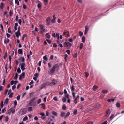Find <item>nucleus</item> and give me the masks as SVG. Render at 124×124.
Listing matches in <instances>:
<instances>
[{
  "label": "nucleus",
  "mask_w": 124,
  "mask_h": 124,
  "mask_svg": "<svg viewBox=\"0 0 124 124\" xmlns=\"http://www.w3.org/2000/svg\"><path fill=\"white\" fill-rule=\"evenodd\" d=\"M46 37L48 39L50 38V35L48 33L46 34L45 35Z\"/></svg>",
  "instance_id": "obj_35"
},
{
  "label": "nucleus",
  "mask_w": 124,
  "mask_h": 124,
  "mask_svg": "<svg viewBox=\"0 0 124 124\" xmlns=\"http://www.w3.org/2000/svg\"><path fill=\"white\" fill-rule=\"evenodd\" d=\"M37 7L39 8H40L41 7V5L40 4H38Z\"/></svg>",
  "instance_id": "obj_45"
},
{
  "label": "nucleus",
  "mask_w": 124,
  "mask_h": 124,
  "mask_svg": "<svg viewBox=\"0 0 124 124\" xmlns=\"http://www.w3.org/2000/svg\"><path fill=\"white\" fill-rule=\"evenodd\" d=\"M17 71L18 73H20L21 72V70L19 68H18L17 69Z\"/></svg>",
  "instance_id": "obj_36"
},
{
  "label": "nucleus",
  "mask_w": 124,
  "mask_h": 124,
  "mask_svg": "<svg viewBox=\"0 0 124 124\" xmlns=\"http://www.w3.org/2000/svg\"><path fill=\"white\" fill-rule=\"evenodd\" d=\"M68 41L71 42H73V39L72 38H70L68 40Z\"/></svg>",
  "instance_id": "obj_52"
},
{
  "label": "nucleus",
  "mask_w": 124,
  "mask_h": 124,
  "mask_svg": "<svg viewBox=\"0 0 124 124\" xmlns=\"http://www.w3.org/2000/svg\"><path fill=\"white\" fill-rule=\"evenodd\" d=\"M120 104L119 103H118L116 104V106L117 108H119L120 107Z\"/></svg>",
  "instance_id": "obj_50"
},
{
  "label": "nucleus",
  "mask_w": 124,
  "mask_h": 124,
  "mask_svg": "<svg viewBox=\"0 0 124 124\" xmlns=\"http://www.w3.org/2000/svg\"><path fill=\"white\" fill-rule=\"evenodd\" d=\"M15 3L17 4L18 5H19V3L18 1L17 0H15Z\"/></svg>",
  "instance_id": "obj_38"
},
{
  "label": "nucleus",
  "mask_w": 124,
  "mask_h": 124,
  "mask_svg": "<svg viewBox=\"0 0 124 124\" xmlns=\"http://www.w3.org/2000/svg\"><path fill=\"white\" fill-rule=\"evenodd\" d=\"M18 52L19 54H22L23 53L22 50V49H19L18 50Z\"/></svg>",
  "instance_id": "obj_19"
},
{
  "label": "nucleus",
  "mask_w": 124,
  "mask_h": 124,
  "mask_svg": "<svg viewBox=\"0 0 124 124\" xmlns=\"http://www.w3.org/2000/svg\"><path fill=\"white\" fill-rule=\"evenodd\" d=\"M46 85H46V84L45 83L43 84L42 85L41 87V89L44 88V87H45V86Z\"/></svg>",
  "instance_id": "obj_22"
},
{
  "label": "nucleus",
  "mask_w": 124,
  "mask_h": 124,
  "mask_svg": "<svg viewBox=\"0 0 124 124\" xmlns=\"http://www.w3.org/2000/svg\"><path fill=\"white\" fill-rule=\"evenodd\" d=\"M70 113L69 112H68L66 115L65 116H64V118L65 119L67 117H68V116L70 115Z\"/></svg>",
  "instance_id": "obj_18"
},
{
  "label": "nucleus",
  "mask_w": 124,
  "mask_h": 124,
  "mask_svg": "<svg viewBox=\"0 0 124 124\" xmlns=\"http://www.w3.org/2000/svg\"><path fill=\"white\" fill-rule=\"evenodd\" d=\"M79 97V95H78L77 97L74 98V102L75 104H76L78 103V98Z\"/></svg>",
  "instance_id": "obj_10"
},
{
  "label": "nucleus",
  "mask_w": 124,
  "mask_h": 124,
  "mask_svg": "<svg viewBox=\"0 0 124 124\" xmlns=\"http://www.w3.org/2000/svg\"><path fill=\"white\" fill-rule=\"evenodd\" d=\"M39 27L41 29V31H40V32L41 33H43L45 31V28L44 27V26L41 24H40L39 25Z\"/></svg>",
  "instance_id": "obj_6"
},
{
  "label": "nucleus",
  "mask_w": 124,
  "mask_h": 124,
  "mask_svg": "<svg viewBox=\"0 0 124 124\" xmlns=\"http://www.w3.org/2000/svg\"><path fill=\"white\" fill-rule=\"evenodd\" d=\"M57 45L55 43H54L53 45V47H54L56 48L57 47Z\"/></svg>",
  "instance_id": "obj_58"
},
{
  "label": "nucleus",
  "mask_w": 124,
  "mask_h": 124,
  "mask_svg": "<svg viewBox=\"0 0 124 124\" xmlns=\"http://www.w3.org/2000/svg\"><path fill=\"white\" fill-rule=\"evenodd\" d=\"M62 101L64 102H65L66 101V100L65 98L63 97L62 99Z\"/></svg>",
  "instance_id": "obj_40"
},
{
  "label": "nucleus",
  "mask_w": 124,
  "mask_h": 124,
  "mask_svg": "<svg viewBox=\"0 0 124 124\" xmlns=\"http://www.w3.org/2000/svg\"><path fill=\"white\" fill-rule=\"evenodd\" d=\"M14 103V107L16 108L17 105V101L16 100L15 101Z\"/></svg>",
  "instance_id": "obj_24"
},
{
  "label": "nucleus",
  "mask_w": 124,
  "mask_h": 124,
  "mask_svg": "<svg viewBox=\"0 0 124 124\" xmlns=\"http://www.w3.org/2000/svg\"><path fill=\"white\" fill-rule=\"evenodd\" d=\"M114 115L113 114H112L111 116L110 117V120H112L114 117Z\"/></svg>",
  "instance_id": "obj_39"
},
{
  "label": "nucleus",
  "mask_w": 124,
  "mask_h": 124,
  "mask_svg": "<svg viewBox=\"0 0 124 124\" xmlns=\"http://www.w3.org/2000/svg\"><path fill=\"white\" fill-rule=\"evenodd\" d=\"M14 107H12L10 108L8 110V113L9 114L11 113L13 114L14 113L15 111V108Z\"/></svg>",
  "instance_id": "obj_4"
},
{
  "label": "nucleus",
  "mask_w": 124,
  "mask_h": 124,
  "mask_svg": "<svg viewBox=\"0 0 124 124\" xmlns=\"http://www.w3.org/2000/svg\"><path fill=\"white\" fill-rule=\"evenodd\" d=\"M72 95L73 97V98H74L75 96V93L74 92H73L72 93Z\"/></svg>",
  "instance_id": "obj_53"
},
{
  "label": "nucleus",
  "mask_w": 124,
  "mask_h": 124,
  "mask_svg": "<svg viewBox=\"0 0 124 124\" xmlns=\"http://www.w3.org/2000/svg\"><path fill=\"white\" fill-rule=\"evenodd\" d=\"M20 68L22 71L24 70L26 68H25V64L23 62L22 63L20 64Z\"/></svg>",
  "instance_id": "obj_5"
},
{
  "label": "nucleus",
  "mask_w": 124,
  "mask_h": 124,
  "mask_svg": "<svg viewBox=\"0 0 124 124\" xmlns=\"http://www.w3.org/2000/svg\"><path fill=\"white\" fill-rule=\"evenodd\" d=\"M83 47V44L82 43H81L80 45V49H81Z\"/></svg>",
  "instance_id": "obj_31"
},
{
  "label": "nucleus",
  "mask_w": 124,
  "mask_h": 124,
  "mask_svg": "<svg viewBox=\"0 0 124 124\" xmlns=\"http://www.w3.org/2000/svg\"><path fill=\"white\" fill-rule=\"evenodd\" d=\"M46 40L49 44H50L51 43V41L50 40L48 39H46Z\"/></svg>",
  "instance_id": "obj_46"
},
{
  "label": "nucleus",
  "mask_w": 124,
  "mask_h": 124,
  "mask_svg": "<svg viewBox=\"0 0 124 124\" xmlns=\"http://www.w3.org/2000/svg\"><path fill=\"white\" fill-rule=\"evenodd\" d=\"M27 113V110L26 108H24L20 110L19 111V114L23 115L26 114Z\"/></svg>",
  "instance_id": "obj_3"
},
{
  "label": "nucleus",
  "mask_w": 124,
  "mask_h": 124,
  "mask_svg": "<svg viewBox=\"0 0 124 124\" xmlns=\"http://www.w3.org/2000/svg\"><path fill=\"white\" fill-rule=\"evenodd\" d=\"M53 99L54 101H58V99L56 97H54Z\"/></svg>",
  "instance_id": "obj_41"
},
{
  "label": "nucleus",
  "mask_w": 124,
  "mask_h": 124,
  "mask_svg": "<svg viewBox=\"0 0 124 124\" xmlns=\"http://www.w3.org/2000/svg\"><path fill=\"white\" fill-rule=\"evenodd\" d=\"M8 98L6 99L4 101V103L6 104H7L8 101Z\"/></svg>",
  "instance_id": "obj_30"
},
{
  "label": "nucleus",
  "mask_w": 124,
  "mask_h": 124,
  "mask_svg": "<svg viewBox=\"0 0 124 124\" xmlns=\"http://www.w3.org/2000/svg\"><path fill=\"white\" fill-rule=\"evenodd\" d=\"M57 81L55 80H52L51 83H49V82L46 83V85L47 86H50L54 85L56 84Z\"/></svg>",
  "instance_id": "obj_2"
},
{
  "label": "nucleus",
  "mask_w": 124,
  "mask_h": 124,
  "mask_svg": "<svg viewBox=\"0 0 124 124\" xmlns=\"http://www.w3.org/2000/svg\"><path fill=\"white\" fill-rule=\"evenodd\" d=\"M56 37L57 39H59V33H56Z\"/></svg>",
  "instance_id": "obj_56"
},
{
  "label": "nucleus",
  "mask_w": 124,
  "mask_h": 124,
  "mask_svg": "<svg viewBox=\"0 0 124 124\" xmlns=\"http://www.w3.org/2000/svg\"><path fill=\"white\" fill-rule=\"evenodd\" d=\"M15 34L17 38H18L21 35V34L20 32L17 31L16 32Z\"/></svg>",
  "instance_id": "obj_12"
},
{
  "label": "nucleus",
  "mask_w": 124,
  "mask_h": 124,
  "mask_svg": "<svg viewBox=\"0 0 124 124\" xmlns=\"http://www.w3.org/2000/svg\"><path fill=\"white\" fill-rule=\"evenodd\" d=\"M74 113L75 115H76L77 114V109L75 110L74 112Z\"/></svg>",
  "instance_id": "obj_55"
},
{
  "label": "nucleus",
  "mask_w": 124,
  "mask_h": 124,
  "mask_svg": "<svg viewBox=\"0 0 124 124\" xmlns=\"http://www.w3.org/2000/svg\"><path fill=\"white\" fill-rule=\"evenodd\" d=\"M33 110V108L31 107H29L28 108V110L29 111H31Z\"/></svg>",
  "instance_id": "obj_20"
},
{
  "label": "nucleus",
  "mask_w": 124,
  "mask_h": 124,
  "mask_svg": "<svg viewBox=\"0 0 124 124\" xmlns=\"http://www.w3.org/2000/svg\"><path fill=\"white\" fill-rule=\"evenodd\" d=\"M18 74L17 73H16V74L15 76L14 77V79L15 80H16L18 78Z\"/></svg>",
  "instance_id": "obj_33"
},
{
  "label": "nucleus",
  "mask_w": 124,
  "mask_h": 124,
  "mask_svg": "<svg viewBox=\"0 0 124 124\" xmlns=\"http://www.w3.org/2000/svg\"><path fill=\"white\" fill-rule=\"evenodd\" d=\"M52 37L54 38H55L56 37V35L55 33H53L52 34Z\"/></svg>",
  "instance_id": "obj_62"
},
{
  "label": "nucleus",
  "mask_w": 124,
  "mask_h": 124,
  "mask_svg": "<svg viewBox=\"0 0 124 124\" xmlns=\"http://www.w3.org/2000/svg\"><path fill=\"white\" fill-rule=\"evenodd\" d=\"M36 99V97H35L31 99L30 101L29 104H31V103H32L33 101L35 100Z\"/></svg>",
  "instance_id": "obj_16"
},
{
  "label": "nucleus",
  "mask_w": 124,
  "mask_h": 124,
  "mask_svg": "<svg viewBox=\"0 0 124 124\" xmlns=\"http://www.w3.org/2000/svg\"><path fill=\"white\" fill-rule=\"evenodd\" d=\"M65 114V113L64 112H61L60 116L61 117H63Z\"/></svg>",
  "instance_id": "obj_25"
},
{
  "label": "nucleus",
  "mask_w": 124,
  "mask_h": 124,
  "mask_svg": "<svg viewBox=\"0 0 124 124\" xmlns=\"http://www.w3.org/2000/svg\"><path fill=\"white\" fill-rule=\"evenodd\" d=\"M51 18L50 17H48L46 19V25H48L50 24V20Z\"/></svg>",
  "instance_id": "obj_9"
},
{
  "label": "nucleus",
  "mask_w": 124,
  "mask_h": 124,
  "mask_svg": "<svg viewBox=\"0 0 124 124\" xmlns=\"http://www.w3.org/2000/svg\"><path fill=\"white\" fill-rule=\"evenodd\" d=\"M28 119V117L27 116H25L23 119V121H25L27 120Z\"/></svg>",
  "instance_id": "obj_27"
},
{
  "label": "nucleus",
  "mask_w": 124,
  "mask_h": 124,
  "mask_svg": "<svg viewBox=\"0 0 124 124\" xmlns=\"http://www.w3.org/2000/svg\"><path fill=\"white\" fill-rule=\"evenodd\" d=\"M114 101V99H108V102H110L111 101Z\"/></svg>",
  "instance_id": "obj_34"
},
{
  "label": "nucleus",
  "mask_w": 124,
  "mask_h": 124,
  "mask_svg": "<svg viewBox=\"0 0 124 124\" xmlns=\"http://www.w3.org/2000/svg\"><path fill=\"white\" fill-rule=\"evenodd\" d=\"M43 108H44L45 107V105L44 104H41Z\"/></svg>",
  "instance_id": "obj_61"
},
{
  "label": "nucleus",
  "mask_w": 124,
  "mask_h": 124,
  "mask_svg": "<svg viewBox=\"0 0 124 124\" xmlns=\"http://www.w3.org/2000/svg\"><path fill=\"white\" fill-rule=\"evenodd\" d=\"M7 52H6L4 54L3 58L4 59H5L7 58Z\"/></svg>",
  "instance_id": "obj_28"
},
{
  "label": "nucleus",
  "mask_w": 124,
  "mask_h": 124,
  "mask_svg": "<svg viewBox=\"0 0 124 124\" xmlns=\"http://www.w3.org/2000/svg\"><path fill=\"white\" fill-rule=\"evenodd\" d=\"M98 88V87L96 85H94L93 88V89L94 91H96L97 89Z\"/></svg>",
  "instance_id": "obj_17"
},
{
  "label": "nucleus",
  "mask_w": 124,
  "mask_h": 124,
  "mask_svg": "<svg viewBox=\"0 0 124 124\" xmlns=\"http://www.w3.org/2000/svg\"><path fill=\"white\" fill-rule=\"evenodd\" d=\"M13 14V12L10 11L9 12V16H11Z\"/></svg>",
  "instance_id": "obj_57"
},
{
  "label": "nucleus",
  "mask_w": 124,
  "mask_h": 124,
  "mask_svg": "<svg viewBox=\"0 0 124 124\" xmlns=\"http://www.w3.org/2000/svg\"><path fill=\"white\" fill-rule=\"evenodd\" d=\"M55 19H53L51 21V22L53 23H54L55 22Z\"/></svg>",
  "instance_id": "obj_64"
},
{
  "label": "nucleus",
  "mask_w": 124,
  "mask_h": 124,
  "mask_svg": "<svg viewBox=\"0 0 124 124\" xmlns=\"http://www.w3.org/2000/svg\"><path fill=\"white\" fill-rule=\"evenodd\" d=\"M59 69V67L58 65L57 64H55L54 65L51 70L49 71V73L50 75L53 74L54 71L55 70H58Z\"/></svg>",
  "instance_id": "obj_1"
},
{
  "label": "nucleus",
  "mask_w": 124,
  "mask_h": 124,
  "mask_svg": "<svg viewBox=\"0 0 124 124\" xmlns=\"http://www.w3.org/2000/svg\"><path fill=\"white\" fill-rule=\"evenodd\" d=\"M77 56L78 55L76 53L74 54L73 55V57L74 58L77 57Z\"/></svg>",
  "instance_id": "obj_44"
},
{
  "label": "nucleus",
  "mask_w": 124,
  "mask_h": 124,
  "mask_svg": "<svg viewBox=\"0 0 124 124\" xmlns=\"http://www.w3.org/2000/svg\"><path fill=\"white\" fill-rule=\"evenodd\" d=\"M4 105V104H3V101H2L1 103L0 106L1 108H2Z\"/></svg>",
  "instance_id": "obj_37"
},
{
  "label": "nucleus",
  "mask_w": 124,
  "mask_h": 124,
  "mask_svg": "<svg viewBox=\"0 0 124 124\" xmlns=\"http://www.w3.org/2000/svg\"><path fill=\"white\" fill-rule=\"evenodd\" d=\"M34 83V82L33 80H32L29 83V85H31L32 84H33Z\"/></svg>",
  "instance_id": "obj_60"
},
{
  "label": "nucleus",
  "mask_w": 124,
  "mask_h": 124,
  "mask_svg": "<svg viewBox=\"0 0 124 124\" xmlns=\"http://www.w3.org/2000/svg\"><path fill=\"white\" fill-rule=\"evenodd\" d=\"M19 61H21L22 62H24L25 61V58L24 57H21L18 59Z\"/></svg>",
  "instance_id": "obj_14"
},
{
  "label": "nucleus",
  "mask_w": 124,
  "mask_h": 124,
  "mask_svg": "<svg viewBox=\"0 0 124 124\" xmlns=\"http://www.w3.org/2000/svg\"><path fill=\"white\" fill-rule=\"evenodd\" d=\"M64 46H71V44L69 42H67L64 43Z\"/></svg>",
  "instance_id": "obj_7"
},
{
  "label": "nucleus",
  "mask_w": 124,
  "mask_h": 124,
  "mask_svg": "<svg viewBox=\"0 0 124 124\" xmlns=\"http://www.w3.org/2000/svg\"><path fill=\"white\" fill-rule=\"evenodd\" d=\"M88 30V28L87 26H86L85 27V32L84 34H86L87 33V31Z\"/></svg>",
  "instance_id": "obj_13"
},
{
  "label": "nucleus",
  "mask_w": 124,
  "mask_h": 124,
  "mask_svg": "<svg viewBox=\"0 0 124 124\" xmlns=\"http://www.w3.org/2000/svg\"><path fill=\"white\" fill-rule=\"evenodd\" d=\"M93 123L91 121H89L86 123V124H93Z\"/></svg>",
  "instance_id": "obj_59"
},
{
  "label": "nucleus",
  "mask_w": 124,
  "mask_h": 124,
  "mask_svg": "<svg viewBox=\"0 0 124 124\" xmlns=\"http://www.w3.org/2000/svg\"><path fill=\"white\" fill-rule=\"evenodd\" d=\"M9 39L7 38L6 39H5L4 40V43L5 44H7L9 42Z\"/></svg>",
  "instance_id": "obj_15"
},
{
  "label": "nucleus",
  "mask_w": 124,
  "mask_h": 124,
  "mask_svg": "<svg viewBox=\"0 0 124 124\" xmlns=\"http://www.w3.org/2000/svg\"><path fill=\"white\" fill-rule=\"evenodd\" d=\"M68 56L67 54H65V60H66L68 57Z\"/></svg>",
  "instance_id": "obj_63"
},
{
  "label": "nucleus",
  "mask_w": 124,
  "mask_h": 124,
  "mask_svg": "<svg viewBox=\"0 0 124 124\" xmlns=\"http://www.w3.org/2000/svg\"><path fill=\"white\" fill-rule=\"evenodd\" d=\"M43 58L44 60L47 61L48 60V58L47 57L46 55L43 57Z\"/></svg>",
  "instance_id": "obj_32"
},
{
  "label": "nucleus",
  "mask_w": 124,
  "mask_h": 124,
  "mask_svg": "<svg viewBox=\"0 0 124 124\" xmlns=\"http://www.w3.org/2000/svg\"><path fill=\"white\" fill-rule=\"evenodd\" d=\"M110 114V110L109 109H107L106 111V115L105 116H109Z\"/></svg>",
  "instance_id": "obj_11"
},
{
  "label": "nucleus",
  "mask_w": 124,
  "mask_h": 124,
  "mask_svg": "<svg viewBox=\"0 0 124 124\" xmlns=\"http://www.w3.org/2000/svg\"><path fill=\"white\" fill-rule=\"evenodd\" d=\"M4 6V4L3 3H1L0 5V8L1 9H3Z\"/></svg>",
  "instance_id": "obj_23"
},
{
  "label": "nucleus",
  "mask_w": 124,
  "mask_h": 124,
  "mask_svg": "<svg viewBox=\"0 0 124 124\" xmlns=\"http://www.w3.org/2000/svg\"><path fill=\"white\" fill-rule=\"evenodd\" d=\"M25 76V73L23 72L20 75L19 78L20 80H21L23 78H24Z\"/></svg>",
  "instance_id": "obj_8"
},
{
  "label": "nucleus",
  "mask_w": 124,
  "mask_h": 124,
  "mask_svg": "<svg viewBox=\"0 0 124 124\" xmlns=\"http://www.w3.org/2000/svg\"><path fill=\"white\" fill-rule=\"evenodd\" d=\"M108 91L106 90H104L102 91V93L103 94L107 93H108Z\"/></svg>",
  "instance_id": "obj_21"
},
{
  "label": "nucleus",
  "mask_w": 124,
  "mask_h": 124,
  "mask_svg": "<svg viewBox=\"0 0 124 124\" xmlns=\"http://www.w3.org/2000/svg\"><path fill=\"white\" fill-rule=\"evenodd\" d=\"M85 38L83 36L82 38V41L83 43H84L85 41Z\"/></svg>",
  "instance_id": "obj_26"
},
{
  "label": "nucleus",
  "mask_w": 124,
  "mask_h": 124,
  "mask_svg": "<svg viewBox=\"0 0 124 124\" xmlns=\"http://www.w3.org/2000/svg\"><path fill=\"white\" fill-rule=\"evenodd\" d=\"M9 119L8 117V116H7L6 117L5 119V121L6 122H7L8 121Z\"/></svg>",
  "instance_id": "obj_54"
},
{
  "label": "nucleus",
  "mask_w": 124,
  "mask_h": 124,
  "mask_svg": "<svg viewBox=\"0 0 124 124\" xmlns=\"http://www.w3.org/2000/svg\"><path fill=\"white\" fill-rule=\"evenodd\" d=\"M79 35L80 36H82L83 35V32L81 31H79Z\"/></svg>",
  "instance_id": "obj_42"
},
{
  "label": "nucleus",
  "mask_w": 124,
  "mask_h": 124,
  "mask_svg": "<svg viewBox=\"0 0 124 124\" xmlns=\"http://www.w3.org/2000/svg\"><path fill=\"white\" fill-rule=\"evenodd\" d=\"M52 113L53 115L56 116H57V113L54 111H53L52 112Z\"/></svg>",
  "instance_id": "obj_29"
},
{
  "label": "nucleus",
  "mask_w": 124,
  "mask_h": 124,
  "mask_svg": "<svg viewBox=\"0 0 124 124\" xmlns=\"http://www.w3.org/2000/svg\"><path fill=\"white\" fill-rule=\"evenodd\" d=\"M41 118L43 120H44L46 118V116H42Z\"/></svg>",
  "instance_id": "obj_51"
},
{
  "label": "nucleus",
  "mask_w": 124,
  "mask_h": 124,
  "mask_svg": "<svg viewBox=\"0 0 124 124\" xmlns=\"http://www.w3.org/2000/svg\"><path fill=\"white\" fill-rule=\"evenodd\" d=\"M41 102V100L40 99H39L37 101V103L38 104H39Z\"/></svg>",
  "instance_id": "obj_48"
},
{
  "label": "nucleus",
  "mask_w": 124,
  "mask_h": 124,
  "mask_svg": "<svg viewBox=\"0 0 124 124\" xmlns=\"http://www.w3.org/2000/svg\"><path fill=\"white\" fill-rule=\"evenodd\" d=\"M85 76L86 77H87L89 76V74L87 72H86L85 73Z\"/></svg>",
  "instance_id": "obj_49"
},
{
  "label": "nucleus",
  "mask_w": 124,
  "mask_h": 124,
  "mask_svg": "<svg viewBox=\"0 0 124 124\" xmlns=\"http://www.w3.org/2000/svg\"><path fill=\"white\" fill-rule=\"evenodd\" d=\"M39 114L40 115L42 116H45V114L43 112L40 113H39Z\"/></svg>",
  "instance_id": "obj_43"
},
{
  "label": "nucleus",
  "mask_w": 124,
  "mask_h": 124,
  "mask_svg": "<svg viewBox=\"0 0 124 124\" xmlns=\"http://www.w3.org/2000/svg\"><path fill=\"white\" fill-rule=\"evenodd\" d=\"M74 86L73 85H72L71 87V90L72 92H73L74 91Z\"/></svg>",
  "instance_id": "obj_47"
}]
</instances>
